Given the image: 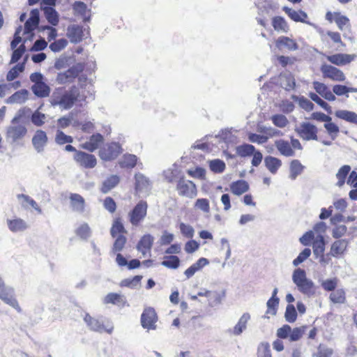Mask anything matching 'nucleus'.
Here are the masks:
<instances>
[{
	"label": "nucleus",
	"mask_w": 357,
	"mask_h": 357,
	"mask_svg": "<svg viewBox=\"0 0 357 357\" xmlns=\"http://www.w3.org/2000/svg\"><path fill=\"white\" fill-rule=\"evenodd\" d=\"M82 100L78 87L73 86L69 90L63 87L56 88L50 96V102L53 107H59L61 109H69L76 101Z\"/></svg>",
	"instance_id": "nucleus-1"
},
{
	"label": "nucleus",
	"mask_w": 357,
	"mask_h": 357,
	"mask_svg": "<svg viewBox=\"0 0 357 357\" xmlns=\"http://www.w3.org/2000/svg\"><path fill=\"white\" fill-rule=\"evenodd\" d=\"M293 282L296 285L298 291L308 297L315 294L316 287L314 283L306 276L305 271L298 268L292 274Z\"/></svg>",
	"instance_id": "nucleus-2"
},
{
	"label": "nucleus",
	"mask_w": 357,
	"mask_h": 357,
	"mask_svg": "<svg viewBox=\"0 0 357 357\" xmlns=\"http://www.w3.org/2000/svg\"><path fill=\"white\" fill-rule=\"evenodd\" d=\"M0 299L6 304L10 305L21 312L22 309L15 298V289L13 287L6 284L5 281L0 277Z\"/></svg>",
	"instance_id": "nucleus-3"
},
{
	"label": "nucleus",
	"mask_w": 357,
	"mask_h": 357,
	"mask_svg": "<svg viewBox=\"0 0 357 357\" xmlns=\"http://www.w3.org/2000/svg\"><path fill=\"white\" fill-rule=\"evenodd\" d=\"M121 151V148L119 143H108L100 148L99 150V156L102 160L111 161L116 158Z\"/></svg>",
	"instance_id": "nucleus-4"
},
{
	"label": "nucleus",
	"mask_w": 357,
	"mask_h": 357,
	"mask_svg": "<svg viewBox=\"0 0 357 357\" xmlns=\"http://www.w3.org/2000/svg\"><path fill=\"white\" fill-rule=\"evenodd\" d=\"M295 131L304 140H317V128L309 122H303L299 127L295 128Z\"/></svg>",
	"instance_id": "nucleus-5"
},
{
	"label": "nucleus",
	"mask_w": 357,
	"mask_h": 357,
	"mask_svg": "<svg viewBox=\"0 0 357 357\" xmlns=\"http://www.w3.org/2000/svg\"><path fill=\"white\" fill-rule=\"evenodd\" d=\"M148 205L145 201H139L129 213L130 222L133 226H137L146 215Z\"/></svg>",
	"instance_id": "nucleus-6"
},
{
	"label": "nucleus",
	"mask_w": 357,
	"mask_h": 357,
	"mask_svg": "<svg viewBox=\"0 0 357 357\" xmlns=\"http://www.w3.org/2000/svg\"><path fill=\"white\" fill-rule=\"evenodd\" d=\"M320 70L324 78H328L335 82H344L346 79L344 73L333 66L323 64Z\"/></svg>",
	"instance_id": "nucleus-7"
},
{
	"label": "nucleus",
	"mask_w": 357,
	"mask_h": 357,
	"mask_svg": "<svg viewBox=\"0 0 357 357\" xmlns=\"http://www.w3.org/2000/svg\"><path fill=\"white\" fill-rule=\"evenodd\" d=\"M26 132L27 129L24 126L13 124L7 128L6 137L8 142L13 144L22 139Z\"/></svg>",
	"instance_id": "nucleus-8"
},
{
	"label": "nucleus",
	"mask_w": 357,
	"mask_h": 357,
	"mask_svg": "<svg viewBox=\"0 0 357 357\" xmlns=\"http://www.w3.org/2000/svg\"><path fill=\"white\" fill-rule=\"evenodd\" d=\"M176 190L181 196L193 198L197 195L195 184L189 180L180 178L177 183Z\"/></svg>",
	"instance_id": "nucleus-9"
},
{
	"label": "nucleus",
	"mask_w": 357,
	"mask_h": 357,
	"mask_svg": "<svg viewBox=\"0 0 357 357\" xmlns=\"http://www.w3.org/2000/svg\"><path fill=\"white\" fill-rule=\"evenodd\" d=\"M158 317L155 310L152 307L144 309L141 316V324L144 328L148 330H155L156 328L155 323Z\"/></svg>",
	"instance_id": "nucleus-10"
},
{
	"label": "nucleus",
	"mask_w": 357,
	"mask_h": 357,
	"mask_svg": "<svg viewBox=\"0 0 357 357\" xmlns=\"http://www.w3.org/2000/svg\"><path fill=\"white\" fill-rule=\"evenodd\" d=\"M74 160L80 166L88 169L93 168L97 164V160L95 155L81 151H76L74 155Z\"/></svg>",
	"instance_id": "nucleus-11"
},
{
	"label": "nucleus",
	"mask_w": 357,
	"mask_h": 357,
	"mask_svg": "<svg viewBox=\"0 0 357 357\" xmlns=\"http://www.w3.org/2000/svg\"><path fill=\"white\" fill-rule=\"evenodd\" d=\"M135 189L137 194H148L151 188L150 180L143 174L137 173L135 175Z\"/></svg>",
	"instance_id": "nucleus-12"
},
{
	"label": "nucleus",
	"mask_w": 357,
	"mask_h": 357,
	"mask_svg": "<svg viewBox=\"0 0 357 357\" xmlns=\"http://www.w3.org/2000/svg\"><path fill=\"white\" fill-rule=\"evenodd\" d=\"M326 59L331 63L340 66L350 63L356 57V54L338 53L326 56Z\"/></svg>",
	"instance_id": "nucleus-13"
},
{
	"label": "nucleus",
	"mask_w": 357,
	"mask_h": 357,
	"mask_svg": "<svg viewBox=\"0 0 357 357\" xmlns=\"http://www.w3.org/2000/svg\"><path fill=\"white\" fill-rule=\"evenodd\" d=\"M47 136L45 131L38 130L36 131L32 138V144L38 153H41L44 151V148L47 143Z\"/></svg>",
	"instance_id": "nucleus-14"
},
{
	"label": "nucleus",
	"mask_w": 357,
	"mask_h": 357,
	"mask_svg": "<svg viewBox=\"0 0 357 357\" xmlns=\"http://www.w3.org/2000/svg\"><path fill=\"white\" fill-rule=\"evenodd\" d=\"M84 320L86 323L89 328L93 331L100 333H102V331H106L109 334H111L112 332L113 331V326H111L109 328H105L103 324L101 321H100L98 319H96L91 317L89 314H86L85 315Z\"/></svg>",
	"instance_id": "nucleus-15"
},
{
	"label": "nucleus",
	"mask_w": 357,
	"mask_h": 357,
	"mask_svg": "<svg viewBox=\"0 0 357 357\" xmlns=\"http://www.w3.org/2000/svg\"><path fill=\"white\" fill-rule=\"evenodd\" d=\"M154 238L150 234L144 235L137 243V249L144 257L151 255Z\"/></svg>",
	"instance_id": "nucleus-16"
},
{
	"label": "nucleus",
	"mask_w": 357,
	"mask_h": 357,
	"mask_svg": "<svg viewBox=\"0 0 357 357\" xmlns=\"http://www.w3.org/2000/svg\"><path fill=\"white\" fill-rule=\"evenodd\" d=\"M70 206L73 211L82 213L85 210V200L79 194L70 193L69 196Z\"/></svg>",
	"instance_id": "nucleus-17"
},
{
	"label": "nucleus",
	"mask_w": 357,
	"mask_h": 357,
	"mask_svg": "<svg viewBox=\"0 0 357 357\" xmlns=\"http://www.w3.org/2000/svg\"><path fill=\"white\" fill-rule=\"evenodd\" d=\"M66 34L71 43H79L84 36L83 27L77 24L70 25L67 29Z\"/></svg>",
	"instance_id": "nucleus-18"
},
{
	"label": "nucleus",
	"mask_w": 357,
	"mask_h": 357,
	"mask_svg": "<svg viewBox=\"0 0 357 357\" xmlns=\"http://www.w3.org/2000/svg\"><path fill=\"white\" fill-rule=\"evenodd\" d=\"M313 86L316 92L328 101H334L336 99L333 92H331L328 87L324 83L315 81Z\"/></svg>",
	"instance_id": "nucleus-19"
},
{
	"label": "nucleus",
	"mask_w": 357,
	"mask_h": 357,
	"mask_svg": "<svg viewBox=\"0 0 357 357\" xmlns=\"http://www.w3.org/2000/svg\"><path fill=\"white\" fill-rule=\"evenodd\" d=\"M7 226L12 232H22L28 227V224L20 218H15L13 219H7Z\"/></svg>",
	"instance_id": "nucleus-20"
},
{
	"label": "nucleus",
	"mask_w": 357,
	"mask_h": 357,
	"mask_svg": "<svg viewBox=\"0 0 357 357\" xmlns=\"http://www.w3.org/2000/svg\"><path fill=\"white\" fill-rule=\"evenodd\" d=\"M283 10L293 21L311 24L309 22L305 21V19L307 17V15L305 12L301 10H295L286 6L283 8Z\"/></svg>",
	"instance_id": "nucleus-21"
},
{
	"label": "nucleus",
	"mask_w": 357,
	"mask_h": 357,
	"mask_svg": "<svg viewBox=\"0 0 357 357\" xmlns=\"http://www.w3.org/2000/svg\"><path fill=\"white\" fill-rule=\"evenodd\" d=\"M275 45L280 50L282 47H285L289 51H296L298 49L297 43L287 36H280L276 40Z\"/></svg>",
	"instance_id": "nucleus-22"
},
{
	"label": "nucleus",
	"mask_w": 357,
	"mask_h": 357,
	"mask_svg": "<svg viewBox=\"0 0 357 357\" xmlns=\"http://www.w3.org/2000/svg\"><path fill=\"white\" fill-rule=\"evenodd\" d=\"M250 319L249 313H244L239 319L238 323L235 325L233 329H229L228 332L234 335H240L247 328V324Z\"/></svg>",
	"instance_id": "nucleus-23"
},
{
	"label": "nucleus",
	"mask_w": 357,
	"mask_h": 357,
	"mask_svg": "<svg viewBox=\"0 0 357 357\" xmlns=\"http://www.w3.org/2000/svg\"><path fill=\"white\" fill-rule=\"evenodd\" d=\"M348 245V241L346 239H339L334 241L331 247L329 255L334 257H337L339 255H343L347 250ZM328 254L327 255V256Z\"/></svg>",
	"instance_id": "nucleus-24"
},
{
	"label": "nucleus",
	"mask_w": 357,
	"mask_h": 357,
	"mask_svg": "<svg viewBox=\"0 0 357 357\" xmlns=\"http://www.w3.org/2000/svg\"><path fill=\"white\" fill-rule=\"evenodd\" d=\"M280 84L286 91L294 90L296 86V81L294 75L291 73L280 74L279 77Z\"/></svg>",
	"instance_id": "nucleus-25"
},
{
	"label": "nucleus",
	"mask_w": 357,
	"mask_h": 357,
	"mask_svg": "<svg viewBox=\"0 0 357 357\" xmlns=\"http://www.w3.org/2000/svg\"><path fill=\"white\" fill-rule=\"evenodd\" d=\"M17 198L22 208L27 209L29 206H31L34 208L38 213H42V211L38 206L37 203L29 196L24 194H18L17 195Z\"/></svg>",
	"instance_id": "nucleus-26"
},
{
	"label": "nucleus",
	"mask_w": 357,
	"mask_h": 357,
	"mask_svg": "<svg viewBox=\"0 0 357 357\" xmlns=\"http://www.w3.org/2000/svg\"><path fill=\"white\" fill-rule=\"evenodd\" d=\"M31 89L33 94L38 98L48 97L51 91L50 87L45 82L33 84Z\"/></svg>",
	"instance_id": "nucleus-27"
},
{
	"label": "nucleus",
	"mask_w": 357,
	"mask_h": 357,
	"mask_svg": "<svg viewBox=\"0 0 357 357\" xmlns=\"http://www.w3.org/2000/svg\"><path fill=\"white\" fill-rule=\"evenodd\" d=\"M275 147L279 151L281 155L286 157L294 156L295 154L294 151L292 149L289 142L284 139H279L275 142Z\"/></svg>",
	"instance_id": "nucleus-28"
},
{
	"label": "nucleus",
	"mask_w": 357,
	"mask_h": 357,
	"mask_svg": "<svg viewBox=\"0 0 357 357\" xmlns=\"http://www.w3.org/2000/svg\"><path fill=\"white\" fill-rule=\"evenodd\" d=\"M103 141V137L99 134H94L91 136L89 140L86 142L82 147L89 151L93 152L98 149L99 144Z\"/></svg>",
	"instance_id": "nucleus-29"
},
{
	"label": "nucleus",
	"mask_w": 357,
	"mask_h": 357,
	"mask_svg": "<svg viewBox=\"0 0 357 357\" xmlns=\"http://www.w3.org/2000/svg\"><path fill=\"white\" fill-rule=\"evenodd\" d=\"M325 239L323 235H317L312 243L313 253L316 258L323 255L325 250Z\"/></svg>",
	"instance_id": "nucleus-30"
},
{
	"label": "nucleus",
	"mask_w": 357,
	"mask_h": 357,
	"mask_svg": "<svg viewBox=\"0 0 357 357\" xmlns=\"http://www.w3.org/2000/svg\"><path fill=\"white\" fill-rule=\"evenodd\" d=\"M29 94L28 90L21 89L10 96L7 99L6 102L9 104L24 103L28 99Z\"/></svg>",
	"instance_id": "nucleus-31"
},
{
	"label": "nucleus",
	"mask_w": 357,
	"mask_h": 357,
	"mask_svg": "<svg viewBox=\"0 0 357 357\" xmlns=\"http://www.w3.org/2000/svg\"><path fill=\"white\" fill-rule=\"evenodd\" d=\"M230 190L233 194L241 195L249 190V185L244 180H238L231 183Z\"/></svg>",
	"instance_id": "nucleus-32"
},
{
	"label": "nucleus",
	"mask_w": 357,
	"mask_h": 357,
	"mask_svg": "<svg viewBox=\"0 0 357 357\" xmlns=\"http://www.w3.org/2000/svg\"><path fill=\"white\" fill-rule=\"evenodd\" d=\"M335 116L349 123L357 125V114L349 110H337L335 113Z\"/></svg>",
	"instance_id": "nucleus-33"
},
{
	"label": "nucleus",
	"mask_w": 357,
	"mask_h": 357,
	"mask_svg": "<svg viewBox=\"0 0 357 357\" xmlns=\"http://www.w3.org/2000/svg\"><path fill=\"white\" fill-rule=\"evenodd\" d=\"M119 177L116 175H112L107 178L102 183L101 188L102 192L106 194L118 185Z\"/></svg>",
	"instance_id": "nucleus-34"
},
{
	"label": "nucleus",
	"mask_w": 357,
	"mask_h": 357,
	"mask_svg": "<svg viewBox=\"0 0 357 357\" xmlns=\"http://www.w3.org/2000/svg\"><path fill=\"white\" fill-rule=\"evenodd\" d=\"M264 163L266 168L272 173L275 174L278 169L282 165V161L273 156H266L264 159Z\"/></svg>",
	"instance_id": "nucleus-35"
},
{
	"label": "nucleus",
	"mask_w": 357,
	"mask_h": 357,
	"mask_svg": "<svg viewBox=\"0 0 357 357\" xmlns=\"http://www.w3.org/2000/svg\"><path fill=\"white\" fill-rule=\"evenodd\" d=\"M105 303H112L119 306H124L126 303V299L123 295L116 293H109L105 298Z\"/></svg>",
	"instance_id": "nucleus-36"
},
{
	"label": "nucleus",
	"mask_w": 357,
	"mask_h": 357,
	"mask_svg": "<svg viewBox=\"0 0 357 357\" xmlns=\"http://www.w3.org/2000/svg\"><path fill=\"white\" fill-rule=\"evenodd\" d=\"M161 265L168 268L176 269L180 266V259L176 255L165 256Z\"/></svg>",
	"instance_id": "nucleus-37"
},
{
	"label": "nucleus",
	"mask_w": 357,
	"mask_h": 357,
	"mask_svg": "<svg viewBox=\"0 0 357 357\" xmlns=\"http://www.w3.org/2000/svg\"><path fill=\"white\" fill-rule=\"evenodd\" d=\"M333 92L334 95L335 94L338 96H346L348 98L349 93H357V88L348 87L342 84H335L333 86Z\"/></svg>",
	"instance_id": "nucleus-38"
},
{
	"label": "nucleus",
	"mask_w": 357,
	"mask_h": 357,
	"mask_svg": "<svg viewBox=\"0 0 357 357\" xmlns=\"http://www.w3.org/2000/svg\"><path fill=\"white\" fill-rule=\"evenodd\" d=\"M236 154L241 157L250 156L255 153V147L249 144H243L236 148Z\"/></svg>",
	"instance_id": "nucleus-39"
},
{
	"label": "nucleus",
	"mask_w": 357,
	"mask_h": 357,
	"mask_svg": "<svg viewBox=\"0 0 357 357\" xmlns=\"http://www.w3.org/2000/svg\"><path fill=\"white\" fill-rule=\"evenodd\" d=\"M272 24L274 29L277 31L287 33L289 31L287 23L282 17H273L272 20Z\"/></svg>",
	"instance_id": "nucleus-40"
},
{
	"label": "nucleus",
	"mask_w": 357,
	"mask_h": 357,
	"mask_svg": "<svg viewBox=\"0 0 357 357\" xmlns=\"http://www.w3.org/2000/svg\"><path fill=\"white\" fill-rule=\"evenodd\" d=\"M304 167L298 160H294L290 164V176L289 177L294 180L296 178L302 173Z\"/></svg>",
	"instance_id": "nucleus-41"
},
{
	"label": "nucleus",
	"mask_w": 357,
	"mask_h": 357,
	"mask_svg": "<svg viewBox=\"0 0 357 357\" xmlns=\"http://www.w3.org/2000/svg\"><path fill=\"white\" fill-rule=\"evenodd\" d=\"M334 16L333 20L340 30L343 31L350 27L349 20L347 17L337 13H335Z\"/></svg>",
	"instance_id": "nucleus-42"
},
{
	"label": "nucleus",
	"mask_w": 357,
	"mask_h": 357,
	"mask_svg": "<svg viewBox=\"0 0 357 357\" xmlns=\"http://www.w3.org/2000/svg\"><path fill=\"white\" fill-rule=\"evenodd\" d=\"M351 167L347 165H343L342 167H340V169L336 174V177L338 179V181L337 183V186L342 187L344 184L345 179L348 174L349 173Z\"/></svg>",
	"instance_id": "nucleus-43"
},
{
	"label": "nucleus",
	"mask_w": 357,
	"mask_h": 357,
	"mask_svg": "<svg viewBox=\"0 0 357 357\" xmlns=\"http://www.w3.org/2000/svg\"><path fill=\"white\" fill-rule=\"evenodd\" d=\"M44 11L47 20L52 26H56L59 23V15L55 9L52 7H47Z\"/></svg>",
	"instance_id": "nucleus-44"
},
{
	"label": "nucleus",
	"mask_w": 357,
	"mask_h": 357,
	"mask_svg": "<svg viewBox=\"0 0 357 357\" xmlns=\"http://www.w3.org/2000/svg\"><path fill=\"white\" fill-rule=\"evenodd\" d=\"M142 279V275H135L132 278H126L123 280L121 282L120 285L121 287H127L130 289H136L140 284Z\"/></svg>",
	"instance_id": "nucleus-45"
},
{
	"label": "nucleus",
	"mask_w": 357,
	"mask_h": 357,
	"mask_svg": "<svg viewBox=\"0 0 357 357\" xmlns=\"http://www.w3.org/2000/svg\"><path fill=\"white\" fill-rule=\"evenodd\" d=\"M297 312L294 305L288 304L284 312V319L289 323H294L297 319Z\"/></svg>",
	"instance_id": "nucleus-46"
},
{
	"label": "nucleus",
	"mask_w": 357,
	"mask_h": 357,
	"mask_svg": "<svg viewBox=\"0 0 357 357\" xmlns=\"http://www.w3.org/2000/svg\"><path fill=\"white\" fill-rule=\"evenodd\" d=\"M225 296V291L219 293L217 291H211L208 298V304L211 307H215L222 303V299Z\"/></svg>",
	"instance_id": "nucleus-47"
},
{
	"label": "nucleus",
	"mask_w": 357,
	"mask_h": 357,
	"mask_svg": "<svg viewBox=\"0 0 357 357\" xmlns=\"http://www.w3.org/2000/svg\"><path fill=\"white\" fill-rule=\"evenodd\" d=\"M46 120V115L40 112L38 109H36L34 112L32 113L31 116V121L32 123L38 127L42 126Z\"/></svg>",
	"instance_id": "nucleus-48"
},
{
	"label": "nucleus",
	"mask_w": 357,
	"mask_h": 357,
	"mask_svg": "<svg viewBox=\"0 0 357 357\" xmlns=\"http://www.w3.org/2000/svg\"><path fill=\"white\" fill-rule=\"evenodd\" d=\"M225 163L220 159H215L209 161V167L214 173H222L225 169Z\"/></svg>",
	"instance_id": "nucleus-49"
},
{
	"label": "nucleus",
	"mask_w": 357,
	"mask_h": 357,
	"mask_svg": "<svg viewBox=\"0 0 357 357\" xmlns=\"http://www.w3.org/2000/svg\"><path fill=\"white\" fill-rule=\"evenodd\" d=\"M75 78V75L71 73L70 69L66 70L64 73H61L57 75L56 82L60 84H63L66 83H69L73 82V80Z\"/></svg>",
	"instance_id": "nucleus-50"
},
{
	"label": "nucleus",
	"mask_w": 357,
	"mask_h": 357,
	"mask_svg": "<svg viewBox=\"0 0 357 357\" xmlns=\"http://www.w3.org/2000/svg\"><path fill=\"white\" fill-rule=\"evenodd\" d=\"M110 233L113 238H115L117 234L120 235L126 233L124 226L119 219H116L114 222L110 230Z\"/></svg>",
	"instance_id": "nucleus-51"
},
{
	"label": "nucleus",
	"mask_w": 357,
	"mask_h": 357,
	"mask_svg": "<svg viewBox=\"0 0 357 357\" xmlns=\"http://www.w3.org/2000/svg\"><path fill=\"white\" fill-rule=\"evenodd\" d=\"M137 161L136 155L132 154H127L123 156V160L121 162V165L123 167L132 168L134 167Z\"/></svg>",
	"instance_id": "nucleus-52"
},
{
	"label": "nucleus",
	"mask_w": 357,
	"mask_h": 357,
	"mask_svg": "<svg viewBox=\"0 0 357 357\" xmlns=\"http://www.w3.org/2000/svg\"><path fill=\"white\" fill-rule=\"evenodd\" d=\"M91 233V229L87 223L82 224L76 229V234L84 240L89 238Z\"/></svg>",
	"instance_id": "nucleus-53"
},
{
	"label": "nucleus",
	"mask_w": 357,
	"mask_h": 357,
	"mask_svg": "<svg viewBox=\"0 0 357 357\" xmlns=\"http://www.w3.org/2000/svg\"><path fill=\"white\" fill-rule=\"evenodd\" d=\"M292 98L294 100H298L299 106L306 110L307 112H310L314 109V104L307 99L306 98L302 96L298 98L296 96H292Z\"/></svg>",
	"instance_id": "nucleus-54"
},
{
	"label": "nucleus",
	"mask_w": 357,
	"mask_h": 357,
	"mask_svg": "<svg viewBox=\"0 0 357 357\" xmlns=\"http://www.w3.org/2000/svg\"><path fill=\"white\" fill-rule=\"evenodd\" d=\"M55 142L59 145H63L67 143H73V138L71 136L66 135L61 130H57L55 137Z\"/></svg>",
	"instance_id": "nucleus-55"
},
{
	"label": "nucleus",
	"mask_w": 357,
	"mask_h": 357,
	"mask_svg": "<svg viewBox=\"0 0 357 357\" xmlns=\"http://www.w3.org/2000/svg\"><path fill=\"white\" fill-rule=\"evenodd\" d=\"M310 98L315 102L317 104H318L321 107H322L324 109H325L327 112L331 113V107L324 100H323L321 98L319 97V96L314 93H310L309 94Z\"/></svg>",
	"instance_id": "nucleus-56"
},
{
	"label": "nucleus",
	"mask_w": 357,
	"mask_h": 357,
	"mask_svg": "<svg viewBox=\"0 0 357 357\" xmlns=\"http://www.w3.org/2000/svg\"><path fill=\"white\" fill-rule=\"evenodd\" d=\"M306 328V326H303L301 327L294 328L293 330H291L289 335L290 341L295 342L300 340L303 336V333H305Z\"/></svg>",
	"instance_id": "nucleus-57"
},
{
	"label": "nucleus",
	"mask_w": 357,
	"mask_h": 357,
	"mask_svg": "<svg viewBox=\"0 0 357 357\" xmlns=\"http://www.w3.org/2000/svg\"><path fill=\"white\" fill-rule=\"evenodd\" d=\"M279 298H269L266 303L267 310L266 312V314H270L273 316L275 315L277 313V308L279 305Z\"/></svg>",
	"instance_id": "nucleus-58"
},
{
	"label": "nucleus",
	"mask_w": 357,
	"mask_h": 357,
	"mask_svg": "<svg viewBox=\"0 0 357 357\" xmlns=\"http://www.w3.org/2000/svg\"><path fill=\"white\" fill-rule=\"evenodd\" d=\"M330 299L334 303H344L345 302V293L342 289H337L330 295Z\"/></svg>",
	"instance_id": "nucleus-59"
},
{
	"label": "nucleus",
	"mask_w": 357,
	"mask_h": 357,
	"mask_svg": "<svg viewBox=\"0 0 357 357\" xmlns=\"http://www.w3.org/2000/svg\"><path fill=\"white\" fill-rule=\"evenodd\" d=\"M126 241L127 239L123 234L117 236L113 245L112 251L114 252H121L123 249Z\"/></svg>",
	"instance_id": "nucleus-60"
},
{
	"label": "nucleus",
	"mask_w": 357,
	"mask_h": 357,
	"mask_svg": "<svg viewBox=\"0 0 357 357\" xmlns=\"http://www.w3.org/2000/svg\"><path fill=\"white\" fill-rule=\"evenodd\" d=\"M68 45L66 39L61 38L50 45V49L54 52H58L64 49Z\"/></svg>",
	"instance_id": "nucleus-61"
},
{
	"label": "nucleus",
	"mask_w": 357,
	"mask_h": 357,
	"mask_svg": "<svg viewBox=\"0 0 357 357\" xmlns=\"http://www.w3.org/2000/svg\"><path fill=\"white\" fill-rule=\"evenodd\" d=\"M311 255V250L310 248H305L298 256L293 261L292 264L294 266H298L299 264L305 261Z\"/></svg>",
	"instance_id": "nucleus-62"
},
{
	"label": "nucleus",
	"mask_w": 357,
	"mask_h": 357,
	"mask_svg": "<svg viewBox=\"0 0 357 357\" xmlns=\"http://www.w3.org/2000/svg\"><path fill=\"white\" fill-rule=\"evenodd\" d=\"M272 121L274 125L279 128H284L288 123L287 117L282 114L273 115Z\"/></svg>",
	"instance_id": "nucleus-63"
},
{
	"label": "nucleus",
	"mask_w": 357,
	"mask_h": 357,
	"mask_svg": "<svg viewBox=\"0 0 357 357\" xmlns=\"http://www.w3.org/2000/svg\"><path fill=\"white\" fill-rule=\"evenodd\" d=\"M258 357H271L270 346L267 342H262L258 347Z\"/></svg>",
	"instance_id": "nucleus-64"
}]
</instances>
